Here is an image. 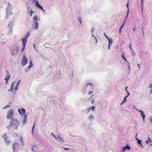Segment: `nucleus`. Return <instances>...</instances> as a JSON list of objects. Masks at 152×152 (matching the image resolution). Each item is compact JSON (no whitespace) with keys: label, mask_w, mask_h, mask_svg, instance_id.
<instances>
[{"label":"nucleus","mask_w":152,"mask_h":152,"mask_svg":"<svg viewBox=\"0 0 152 152\" xmlns=\"http://www.w3.org/2000/svg\"><path fill=\"white\" fill-rule=\"evenodd\" d=\"M30 65L28 66V68H31L32 66H33V63L31 61L29 62Z\"/></svg>","instance_id":"16"},{"label":"nucleus","mask_w":152,"mask_h":152,"mask_svg":"<svg viewBox=\"0 0 152 152\" xmlns=\"http://www.w3.org/2000/svg\"><path fill=\"white\" fill-rule=\"evenodd\" d=\"M126 6H127V7H128V4H127V5H126Z\"/></svg>","instance_id":"58"},{"label":"nucleus","mask_w":152,"mask_h":152,"mask_svg":"<svg viewBox=\"0 0 152 152\" xmlns=\"http://www.w3.org/2000/svg\"><path fill=\"white\" fill-rule=\"evenodd\" d=\"M110 45H108V49H110Z\"/></svg>","instance_id":"54"},{"label":"nucleus","mask_w":152,"mask_h":152,"mask_svg":"<svg viewBox=\"0 0 152 152\" xmlns=\"http://www.w3.org/2000/svg\"><path fill=\"white\" fill-rule=\"evenodd\" d=\"M34 47H35V44H34Z\"/></svg>","instance_id":"59"},{"label":"nucleus","mask_w":152,"mask_h":152,"mask_svg":"<svg viewBox=\"0 0 152 152\" xmlns=\"http://www.w3.org/2000/svg\"><path fill=\"white\" fill-rule=\"evenodd\" d=\"M139 112L140 113L142 117L143 120L144 121L145 115L144 114L143 111L141 110H139Z\"/></svg>","instance_id":"9"},{"label":"nucleus","mask_w":152,"mask_h":152,"mask_svg":"<svg viewBox=\"0 0 152 152\" xmlns=\"http://www.w3.org/2000/svg\"><path fill=\"white\" fill-rule=\"evenodd\" d=\"M88 118L91 121H92L93 119H94V117L92 115H90Z\"/></svg>","instance_id":"20"},{"label":"nucleus","mask_w":152,"mask_h":152,"mask_svg":"<svg viewBox=\"0 0 152 152\" xmlns=\"http://www.w3.org/2000/svg\"><path fill=\"white\" fill-rule=\"evenodd\" d=\"M126 98H125L124 97V99L123 101L121 102V104L123 103L126 102Z\"/></svg>","instance_id":"28"},{"label":"nucleus","mask_w":152,"mask_h":152,"mask_svg":"<svg viewBox=\"0 0 152 152\" xmlns=\"http://www.w3.org/2000/svg\"><path fill=\"white\" fill-rule=\"evenodd\" d=\"M7 75H6V77L4 79V80H5L6 81V84H7V83H8V80H9V79H10V75L8 74L9 72H8V71L7 70Z\"/></svg>","instance_id":"8"},{"label":"nucleus","mask_w":152,"mask_h":152,"mask_svg":"<svg viewBox=\"0 0 152 152\" xmlns=\"http://www.w3.org/2000/svg\"><path fill=\"white\" fill-rule=\"evenodd\" d=\"M6 11L7 15H12V13L11 12V11L9 12L10 10L8 8H7L6 9Z\"/></svg>","instance_id":"13"},{"label":"nucleus","mask_w":152,"mask_h":152,"mask_svg":"<svg viewBox=\"0 0 152 152\" xmlns=\"http://www.w3.org/2000/svg\"><path fill=\"white\" fill-rule=\"evenodd\" d=\"M57 138H58V139H57V140H59V141L61 142H64V140L63 139V138L59 136H57Z\"/></svg>","instance_id":"12"},{"label":"nucleus","mask_w":152,"mask_h":152,"mask_svg":"<svg viewBox=\"0 0 152 152\" xmlns=\"http://www.w3.org/2000/svg\"><path fill=\"white\" fill-rule=\"evenodd\" d=\"M104 36H105V37L107 38V39H109V38L107 37V36L106 35V34L105 33H104Z\"/></svg>","instance_id":"30"},{"label":"nucleus","mask_w":152,"mask_h":152,"mask_svg":"<svg viewBox=\"0 0 152 152\" xmlns=\"http://www.w3.org/2000/svg\"><path fill=\"white\" fill-rule=\"evenodd\" d=\"M148 140L150 142H151V140L150 139V137H148Z\"/></svg>","instance_id":"33"},{"label":"nucleus","mask_w":152,"mask_h":152,"mask_svg":"<svg viewBox=\"0 0 152 152\" xmlns=\"http://www.w3.org/2000/svg\"><path fill=\"white\" fill-rule=\"evenodd\" d=\"M137 142L140 145H141L142 140H141L140 139L138 140Z\"/></svg>","instance_id":"25"},{"label":"nucleus","mask_w":152,"mask_h":152,"mask_svg":"<svg viewBox=\"0 0 152 152\" xmlns=\"http://www.w3.org/2000/svg\"><path fill=\"white\" fill-rule=\"evenodd\" d=\"M28 63L27 58L25 56H23V58L22 60V64L23 66H24Z\"/></svg>","instance_id":"3"},{"label":"nucleus","mask_w":152,"mask_h":152,"mask_svg":"<svg viewBox=\"0 0 152 152\" xmlns=\"http://www.w3.org/2000/svg\"><path fill=\"white\" fill-rule=\"evenodd\" d=\"M127 87H126L125 88V90L127 92H128V91H127Z\"/></svg>","instance_id":"40"},{"label":"nucleus","mask_w":152,"mask_h":152,"mask_svg":"<svg viewBox=\"0 0 152 152\" xmlns=\"http://www.w3.org/2000/svg\"><path fill=\"white\" fill-rule=\"evenodd\" d=\"M34 12L32 10H31L30 14H32L34 13Z\"/></svg>","instance_id":"36"},{"label":"nucleus","mask_w":152,"mask_h":152,"mask_svg":"<svg viewBox=\"0 0 152 152\" xmlns=\"http://www.w3.org/2000/svg\"><path fill=\"white\" fill-rule=\"evenodd\" d=\"M121 56L122 57L123 59L125 58L124 54L123 53H122Z\"/></svg>","instance_id":"27"},{"label":"nucleus","mask_w":152,"mask_h":152,"mask_svg":"<svg viewBox=\"0 0 152 152\" xmlns=\"http://www.w3.org/2000/svg\"><path fill=\"white\" fill-rule=\"evenodd\" d=\"M34 125L33 127L32 128V131L33 130V129H34Z\"/></svg>","instance_id":"53"},{"label":"nucleus","mask_w":152,"mask_h":152,"mask_svg":"<svg viewBox=\"0 0 152 152\" xmlns=\"http://www.w3.org/2000/svg\"><path fill=\"white\" fill-rule=\"evenodd\" d=\"M19 147V144L18 143L15 142L12 145V148L14 150L13 152H15V150L17 149Z\"/></svg>","instance_id":"4"},{"label":"nucleus","mask_w":152,"mask_h":152,"mask_svg":"<svg viewBox=\"0 0 152 152\" xmlns=\"http://www.w3.org/2000/svg\"><path fill=\"white\" fill-rule=\"evenodd\" d=\"M125 23L124 22L123 24L120 27H121V28H122V27H123Z\"/></svg>","instance_id":"42"},{"label":"nucleus","mask_w":152,"mask_h":152,"mask_svg":"<svg viewBox=\"0 0 152 152\" xmlns=\"http://www.w3.org/2000/svg\"><path fill=\"white\" fill-rule=\"evenodd\" d=\"M20 108L21 109H18V111L21 115H22L23 114H25V110L22 107H21Z\"/></svg>","instance_id":"7"},{"label":"nucleus","mask_w":152,"mask_h":152,"mask_svg":"<svg viewBox=\"0 0 152 152\" xmlns=\"http://www.w3.org/2000/svg\"><path fill=\"white\" fill-rule=\"evenodd\" d=\"M35 23H36V24H35V29H37L38 28V23L37 22H36Z\"/></svg>","instance_id":"24"},{"label":"nucleus","mask_w":152,"mask_h":152,"mask_svg":"<svg viewBox=\"0 0 152 152\" xmlns=\"http://www.w3.org/2000/svg\"><path fill=\"white\" fill-rule=\"evenodd\" d=\"M35 6L38 8L39 9H40L42 10V11L44 12L45 10H44L43 7H42L39 4V3L37 1H36L35 2Z\"/></svg>","instance_id":"6"},{"label":"nucleus","mask_w":152,"mask_h":152,"mask_svg":"<svg viewBox=\"0 0 152 152\" xmlns=\"http://www.w3.org/2000/svg\"><path fill=\"white\" fill-rule=\"evenodd\" d=\"M53 136L55 137V138L56 139H58L57 137H56L54 134H53Z\"/></svg>","instance_id":"37"},{"label":"nucleus","mask_w":152,"mask_h":152,"mask_svg":"<svg viewBox=\"0 0 152 152\" xmlns=\"http://www.w3.org/2000/svg\"><path fill=\"white\" fill-rule=\"evenodd\" d=\"M18 53V50L17 49L16 50H13L11 52V55H15L16 54H17Z\"/></svg>","instance_id":"11"},{"label":"nucleus","mask_w":152,"mask_h":152,"mask_svg":"<svg viewBox=\"0 0 152 152\" xmlns=\"http://www.w3.org/2000/svg\"><path fill=\"white\" fill-rule=\"evenodd\" d=\"M27 34H28L26 36V38H24L22 39V42L23 46H25V43L27 42V39L30 34L28 32H27Z\"/></svg>","instance_id":"5"},{"label":"nucleus","mask_w":152,"mask_h":152,"mask_svg":"<svg viewBox=\"0 0 152 152\" xmlns=\"http://www.w3.org/2000/svg\"><path fill=\"white\" fill-rule=\"evenodd\" d=\"M25 46H23V48H22V49H21V50L22 51H23L24 50V49H25Z\"/></svg>","instance_id":"32"},{"label":"nucleus","mask_w":152,"mask_h":152,"mask_svg":"<svg viewBox=\"0 0 152 152\" xmlns=\"http://www.w3.org/2000/svg\"><path fill=\"white\" fill-rule=\"evenodd\" d=\"M127 92V94H127V95H128V96L129 95V94H129V92L128 91V92Z\"/></svg>","instance_id":"50"},{"label":"nucleus","mask_w":152,"mask_h":152,"mask_svg":"<svg viewBox=\"0 0 152 152\" xmlns=\"http://www.w3.org/2000/svg\"><path fill=\"white\" fill-rule=\"evenodd\" d=\"M128 96L127 95L124 98H126L127 97H128Z\"/></svg>","instance_id":"49"},{"label":"nucleus","mask_w":152,"mask_h":152,"mask_svg":"<svg viewBox=\"0 0 152 152\" xmlns=\"http://www.w3.org/2000/svg\"><path fill=\"white\" fill-rule=\"evenodd\" d=\"M23 116L24 117V118L23 121V124H26L27 122V115H24Z\"/></svg>","instance_id":"10"},{"label":"nucleus","mask_w":152,"mask_h":152,"mask_svg":"<svg viewBox=\"0 0 152 152\" xmlns=\"http://www.w3.org/2000/svg\"><path fill=\"white\" fill-rule=\"evenodd\" d=\"M146 143H148V140H147V141H146Z\"/></svg>","instance_id":"55"},{"label":"nucleus","mask_w":152,"mask_h":152,"mask_svg":"<svg viewBox=\"0 0 152 152\" xmlns=\"http://www.w3.org/2000/svg\"><path fill=\"white\" fill-rule=\"evenodd\" d=\"M141 3H142V4H143V0H141Z\"/></svg>","instance_id":"51"},{"label":"nucleus","mask_w":152,"mask_h":152,"mask_svg":"<svg viewBox=\"0 0 152 152\" xmlns=\"http://www.w3.org/2000/svg\"><path fill=\"white\" fill-rule=\"evenodd\" d=\"M88 85H92V84H91V83H88V84H87V86H88Z\"/></svg>","instance_id":"46"},{"label":"nucleus","mask_w":152,"mask_h":152,"mask_svg":"<svg viewBox=\"0 0 152 152\" xmlns=\"http://www.w3.org/2000/svg\"><path fill=\"white\" fill-rule=\"evenodd\" d=\"M126 148L128 150H130V147L129 146H126L123 149V152H124V151L126 150Z\"/></svg>","instance_id":"14"},{"label":"nucleus","mask_w":152,"mask_h":152,"mask_svg":"<svg viewBox=\"0 0 152 152\" xmlns=\"http://www.w3.org/2000/svg\"><path fill=\"white\" fill-rule=\"evenodd\" d=\"M64 149L65 150H68L69 149V148H64Z\"/></svg>","instance_id":"38"},{"label":"nucleus","mask_w":152,"mask_h":152,"mask_svg":"<svg viewBox=\"0 0 152 152\" xmlns=\"http://www.w3.org/2000/svg\"><path fill=\"white\" fill-rule=\"evenodd\" d=\"M32 150L33 152H34V148H32Z\"/></svg>","instance_id":"48"},{"label":"nucleus","mask_w":152,"mask_h":152,"mask_svg":"<svg viewBox=\"0 0 152 152\" xmlns=\"http://www.w3.org/2000/svg\"><path fill=\"white\" fill-rule=\"evenodd\" d=\"M20 81H19L18 83H17V85H16V87H15V90H16L17 88H18V86L19 85V84L20 83Z\"/></svg>","instance_id":"23"},{"label":"nucleus","mask_w":152,"mask_h":152,"mask_svg":"<svg viewBox=\"0 0 152 152\" xmlns=\"http://www.w3.org/2000/svg\"><path fill=\"white\" fill-rule=\"evenodd\" d=\"M129 48L130 49V50H132V47H131V44L130 46H129Z\"/></svg>","instance_id":"35"},{"label":"nucleus","mask_w":152,"mask_h":152,"mask_svg":"<svg viewBox=\"0 0 152 152\" xmlns=\"http://www.w3.org/2000/svg\"><path fill=\"white\" fill-rule=\"evenodd\" d=\"M32 14H30V16H32Z\"/></svg>","instance_id":"56"},{"label":"nucleus","mask_w":152,"mask_h":152,"mask_svg":"<svg viewBox=\"0 0 152 152\" xmlns=\"http://www.w3.org/2000/svg\"><path fill=\"white\" fill-rule=\"evenodd\" d=\"M137 134H136V136H135V138H136V140H137H137H139V139H138V138H137Z\"/></svg>","instance_id":"43"},{"label":"nucleus","mask_w":152,"mask_h":152,"mask_svg":"<svg viewBox=\"0 0 152 152\" xmlns=\"http://www.w3.org/2000/svg\"><path fill=\"white\" fill-rule=\"evenodd\" d=\"M2 137L4 140L8 139V137L6 135V133H4V134L2 136Z\"/></svg>","instance_id":"19"},{"label":"nucleus","mask_w":152,"mask_h":152,"mask_svg":"<svg viewBox=\"0 0 152 152\" xmlns=\"http://www.w3.org/2000/svg\"><path fill=\"white\" fill-rule=\"evenodd\" d=\"M10 107V106L9 105H7L5 107V108H6L7 107Z\"/></svg>","instance_id":"39"},{"label":"nucleus","mask_w":152,"mask_h":152,"mask_svg":"<svg viewBox=\"0 0 152 152\" xmlns=\"http://www.w3.org/2000/svg\"><path fill=\"white\" fill-rule=\"evenodd\" d=\"M14 82H13L11 85V88L10 90H9L8 91H12L13 90V87L14 84Z\"/></svg>","instance_id":"17"},{"label":"nucleus","mask_w":152,"mask_h":152,"mask_svg":"<svg viewBox=\"0 0 152 152\" xmlns=\"http://www.w3.org/2000/svg\"><path fill=\"white\" fill-rule=\"evenodd\" d=\"M137 65H138V67L140 69V65L139 64H137Z\"/></svg>","instance_id":"52"},{"label":"nucleus","mask_w":152,"mask_h":152,"mask_svg":"<svg viewBox=\"0 0 152 152\" xmlns=\"http://www.w3.org/2000/svg\"><path fill=\"white\" fill-rule=\"evenodd\" d=\"M13 110H10L8 111L7 115V118L8 119H10L12 118L13 116Z\"/></svg>","instance_id":"2"},{"label":"nucleus","mask_w":152,"mask_h":152,"mask_svg":"<svg viewBox=\"0 0 152 152\" xmlns=\"http://www.w3.org/2000/svg\"><path fill=\"white\" fill-rule=\"evenodd\" d=\"M51 134H52V135H53V133H51Z\"/></svg>","instance_id":"60"},{"label":"nucleus","mask_w":152,"mask_h":152,"mask_svg":"<svg viewBox=\"0 0 152 152\" xmlns=\"http://www.w3.org/2000/svg\"><path fill=\"white\" fill-rule=\"evenodd\" d=\"M93 91H90L88 92V94L91 95V94L93 93Z\"/></svg>","instance_id":"31"},{"label":"nucleus","mask_w":152,"mask_h":152,"mask_svg":"<svg viewBox=\"0 0 152 152\" xmlns=\"http://www.w3.org/2000/svg\"><path fill=\"white\" fill-rule=\"evenodd\" d=\"M125 23L124 22L123 24L120 27H121V28H122V27H123Z\"/></svg>","instance_id":"41"},{"label":"nucleus","mask_w":152,"mask_h":152,"mask_svg":"<svg viewBox=\"0 0 152 152\" xmlns=\"http://www.w3.org/2000/svg\"><path fill=\"white\" fill-rule=\"evenodd\" d=\"M123 59L125 61H127V60H126V59L125 58H124Z\"/></svg>","instance_id":"47"},{"label":"nucleus","mask_w":152,"mask_h":152,"mask_svg":"<svg viewBox=\"0 0 152 152\" xmlns=\"http://www.w3.org/2000/svg\"><path fill=\"white\" fill-rule=\"evenodd\" d=\"M108 41L109 42V45H110L113 43V41L112 39H110L109 38L108 39H107Z\"/></svg>","instance_id":"18"},{"label":"nucleus","mask_w":152,"mask_h":152,"mask_svg":"<svg viewBox=\"0 0 152 152\" xmlns=\"http://www.w3.org/2000/svg\"><path fill=\"white\" fill-rule=\"evenodd\" d=\"M78 19L79 21L80 22V23L81 24L82 23V21L81 20V18L80 17H78Z\"/></svg>","instance_id":"29"},{"label":"nucleus","mask_w":152,"mask_h":152,"mask_svg":"<svg viewBox=\"0 0 152 152\" xmlns=\"http://www.w3.org/2000/svg\"><path fill=\"white\" fill-rule=\"evenodd\" d=\"M19 125V122L15 118L11 119L10 123V125L7 126L8 129H10L11 128H14V129H17Z\"/></svg>","instance_id":"1"},{"label":"nucleus","mask_w":152,"mask_h":152,"mask_svg":"<svg viewBox=\"0 0 152 152\" xmlns=\"http://www.w3.org/2000/svg\"><path fill=\"white\" fill-rule=\"evenodd\" d=\"M149 88H150V93H152V83H151L150 85Z\"/></svg>","instance_id":"21"},{"label":"nucleus","mask_w":152,"mask_h":152,"mask_svg":"<svg viewBox=\"0 0 152 152\" xmlns=\"http://www.w3.org/2000/svg\"><path fill=\"white\" fill-rule=\"evenodd\" d=\"M91 103L92 104H94V99H93L91 102Z\"/></svg>","instance_id":"45"},{"label":"nucleus","mask_w":152,"mask_h":152,"mask_svg":"<svg viewBox=\"0 0 152 152\" xmlns=\"http://www.w3.org/2000/svg\"><path fill=\"white\" fill-rule=\"evenodd\" d=\"M4 140L5 144L7 145H8L10 142H11L9 140H7V139H6Z\"/></svg>","instance_id":"15"},{"label":"nucleus","mask_w":152,"mask_h":152,"mask_svg":"<svg viewBox=\"0 0 152 152\" xmlns=\"http://www.w3.org/2000/svg\"><path fill=\"white\" fill-rule=\"evenodd\" d=\"M121 27H120V28H119V32L120 33H121Z\"/></svg>","instance_id":"34"},{"label":"nucleus","mask_w":152,"mask_h":152,"mask_svg":"<svg viewBox=\"0 0 152 152\" xmlns=\"http://www.w3.org/2000/svg\"><path fill=\"white\" fill-rule=\"evenodd\" d=\"M128 13H129V12H128V13H127V16H126V17H128Z\"/></svg>","instance_id":"57"},{"label":"nucleus","mask_w":152,"mask_h":152,"mask_svg":"<svg viewBox=\"0 0 152 152\" xmlns=\"http://www.w3.org/2000/svg\"><path fill=\"white\" fill-rule=\"evenodd\" d=\"M135 30H136V29L135 28V26L133 28V31H134Z\"/></svg>","instance_id":"44"},{"label":"nucleus","mask_w":152,"mask_h":152,"mask_svg":"<svg viewBox=\"0 0 152 152\" xmlns=\"http://www.w3.org/2000/svg\"><path fill=\"white\" fill-rule=\"evenodd\" d=\"M38 18H39V17L36 15L33 18V19L35 20H38Z\"/></svg>","instance_id":"22"},{"label":"nucleus","mask_w":152,"mask_h":152,"mask_svg":"<svg viewBox=\"0 0 152 152\" xmlns=\"http://www.w3.org/2000/svg\"><path fill=\"white\" fill-rule=\"evenodd\" d=\"M151 122H152V120H151Z\"/></svg>","instance_id":"61"},{"label":"nucleus","mask_w":152,"mask_h":152,"mask_svg":"<svg viewBox=\"0 0 152 152\" xmlns=\"http://www.w3.org/2000/svg\"><path fill=\"white\" fill-rule=\"evenodd\" d=\"M95 108V107L93 106L91 107L90 108H89V110H92L93 111H94Z\"/></svg>","instance_id":"26"}]
</instances>
